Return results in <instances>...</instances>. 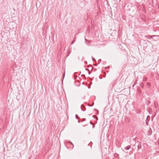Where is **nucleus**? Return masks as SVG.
<instances>
[{
  "label": "nucleus",
  "instance_id": "nucleus-1",
  "mask_svg": "<svg viewBox=\"0 0 159 159\" xmlns=\"http://www.w3.org/2000/svg\"><path fill=\"white\" fill-rule=\"evenodd\" d=\"M152 133V130L151 128H150L149 130L147 132V135L150 136L151 135Z\"/></svg>",
  "mask_w": 159,
  "mask_h": 159
},
{
  "label": "nucleus",
  "instance_id": "nucleus-2",
  "mask_svg": "<svg viewBox=\"0 0 159 159\" xmlns=\"http://www.w3.org/2000/svg\"><path fill=\"white\" fill-rule=\"evenodd\" d=\"M81 108L82 111H84L86 110V108L84 105L83 104L81 105Z\"/></svg>",
  "mask_w": 159,
  "mask_h": 159
},
{
  "label": "nucleus",
  "instance_id": "nucleus-3",
  "mask_svg": "<svg viewBox=\"0 0 159 159\" xmlns=\"http://www.w3.org/2000/svg\"><path fill=\"white\" fill-rule=\"evenodd\" d=\"M131 148V146L130 145L128 146L127 147H125L124 149L125 150H128Z\"/></svg>",
  "mask_w": 159,
  "mask_h": 159
},
{
  "label": "nucleus",
  "instance_id": "nucleus-4",
  "mask_svg": "<svg viewBox=\"0 0 159 159\" xmlns=\"http://www.w3.org/2000/svg\"><path fill=\"white\" fill-rule=\"evenodd\" d=\"M75 117L77 119H80V118L77 115H75Z\"/></svg>",
  "mask_w": 159,
  "mask_h": 159
},
{
  "label": "nucleus",
  "instance_id": "nucleus-5",
  "mask_svg": "<svg viewBox=\"0 0 159 159\" xmlns=\"http://www.w3.org/2000/svg\"><path fill=\"white\" fill-rule=\"evenodd\" d=\"M86 120V119L85 118H83L82 119V121H85Z\"/></svg>",
  "mask_w": 159,
  "mask_h": 159
},
{
  "label": "nucleus",
  "instance_id": "nucleus-6",
  "mask_svg": "<svg viewBox=\"0 0 159 159\" xmlns=\"http://www.w3.org/2000/svg\"><path fill=\"white\" fill-rule=\"evenodd\" d=\"M92 60L93 61H96V60L93 57H92Z\"/></svg>",
  "mask_w": 159,
  "mask_h": 159
},
{
  "label": "nucleus",
  "instance_id": "nucleus-7",
  "mask_svg": "<svg viewBox=\"0 0 159 159\" xmlns=\"http://www.w3.org/2000/svg\"><path fill=\"white\" fill-rule=\"evenodd\" d=\"M93 104H94V103L93 102V103H92V104H91V105H88V106H89V107H92V106H93Z\"/></svg>",
  "mask_w": 159,
  "mask_h": 159
},
{
  "label": "nucleus",
  "instance_id": "nucleus-8",
  "mask_svg": "<svg viewBox=\"0 0 159 159\" xmlns=\"http://www.w3.org/2000/svg\"><path fill=\"white\" fill-rule=\"evenodd\" d=\"M75 40H73L71 43V44H73V43H74Z\"/></svg>",
  "mask_w": 159,
  "mask_h": 159
},
{
  "label": "nucleus",
  "instance_id": "nucleus-9",
  "mask_svg": "<svg viewBox=\"0 0 159 159\" xmlns=\"http://www.w3.org/2000/svg\"><path fill=\"white\" fill-rule=\"evenodd\" d=\"M152 36H153V37H155V36H157V35H152Z\"/></svg>",
  "mask_w": 159,
  "mask_h": 159
},
{
  "label": "nucleus",
  "instance_id": "nucleus-10",
  "mask_svg": "<svg viewBox=\"0 0 159 159\" xmlns=\"http://www.w3.org/2000/svg\"><path fill=\"white\" fill-rule=\"evenodd\" d=\"M147 85H149V86H150V84L149 83H147Z\"/></svg>",
  "mask_w": 159,
  "mask_h": 159
},
{
  "label": "nucleus",
  "instance_id": "nucleus-11",
  "mask_svg": "<svg viewBox=\"0 0 159 159\" xmlns=\"http://www.w3.org/2000/svg\"><path fill=\"white\" fill-rule=\"evenodd\" d=\"M90 124H92V125L93 124V123L92 122H91V121L90 122Z\"/></svg>",
  "mask_w": 159,
  "mask_h": 159
},
{
  "label": "nucleus",
  "instance_id": "nucleus-12",
  "mask_svg": "<svg viewBox=\"0 0 159 159\" xmlns=\"http://www.w3.org/2000/svg\"><path fill=\"white\" fill-rule=\"evenodd\" d=\"M82 76L83 77H85V76L84 75H82Z\"/></svg>",
  "mask_w": 159,
  "mask_h": 159
},
{
  "label": "nucleus",
  "instance_id": "nucleus-13",
  "mask_svg": "<svg viewBox=\"0 0 159 159\" xmlns=\"http://www.w3.org/2000/svg\"><path fill=\"white\" fill-rule=\"evenodd\" d=\"M84 63H86V64H87V61H84Z\"/></svg>",
  "mask_w": 159,
  "mask_h": 159
},
{
  "label": "nucleus",
  "instance_id": "nucleus-14",
  "mask_svg": "<svg viewBox=\"0 0 159 159\" xmlns=\"http://www.w3.org/2000/svg\"><path fill=\"white\" fill-rule=\"evenodd\" d=\"M78 123H79L80 122V120H78Z\"/></svg>",
  "mask_w": 159,
  "mask_h": 159
},
{
  "label": "nucleus",
  "instance_id": "nucleus-15",
  "mask_svg": "<svg viewBox=\"0 0 159 159\" xmlns=\"http://www.w3.org/2000/svg\"><path fill=\"white\" fill-rule=\"evenodd\" d=\"M63 76H64H64H65V73H64Z\"/></svg>",
  "mask_w": 159,
  "mask_h": 159
},
{
  "label": "nucleus",
  "instance_id": "nucleus-16",
  "mask_svg": "<svg viewBox=\"0 0 159 159\" xmlns=\"http://www.w3.org/2000/svg\"><path fill=\"white\" fill-rule=\"evenodd\" d=\"M94 125H93V128H94Z\"/></svg>",
  "mask_w": 159,
  "mask_h": 159
},
{
  "label": "nucleus",
  "instance_id": "nucleus-17",
  "mask_svg": "<svg viewBox=\"0 0 159 159\" xmlns=\"http://www.w3.org/2000/svg\"><path fill=\"white\" fill-rule=\"evenodd\" d=\"M85 70H89L88 69H85Z\"/></svg>",
  "mask_w": 159,
  "mask_h": 159
},
{
  "label": "nucleus",
  "instance_id": "nucleus-18",
  "mask_svg": "<svg viewBox=\"0 0 159 159\" xmlns=\"http://www.w3.org/2000/svg\"><path fill=\"white\" fill-rule=\"evenodd\" d=\"M84 84V82H83L82 84Z\"/></svg>",
  "mask_w": 159,
  "mask_h": 159
},
{
  "label": "nucleus",
  "instance_id": "nucleus-19",
  "mask_svg": "<svg viewBox=\"0 0 159 159\" xmlns=\"http://www.w3.org/2000/svg\"><path fill=\"white\" fill-rule=\"evenodd\" d=\"M88 88L89 89V88H90V87H88Z\"/></svg>",
  "mask_w": 159,
  "mask_h": 159
},
{
  "label": "nucleus",
  "instance_id": "nucleus-20",
  "mask_svg": "<svg viewBox=\"0 0 159 159\" xmlns=\"http://www.w3.org/2000/svg\"><path fill=\"white\" fill-rule=\"evenodd\" d=\"M134 86V85L132 87H133Z\"/></svg>",
  "mask_w": 159,
  "mask_h": 159
},
{
  "label": "nucleus",
  "instance_id": "nucleus-21",
  "mask_svg": "<svg viewBox=\"0 0 159 159\" xmlns=\"http://www.w3.org/2000/svg\"><path fill=\"white\" fill-rule=\"evenodd\" d=\"M109 67H110V66L108 67V68H109Z\"/></svg>",
  "mask_w": 159,
  "mask_h": 159
}]
</instances>
